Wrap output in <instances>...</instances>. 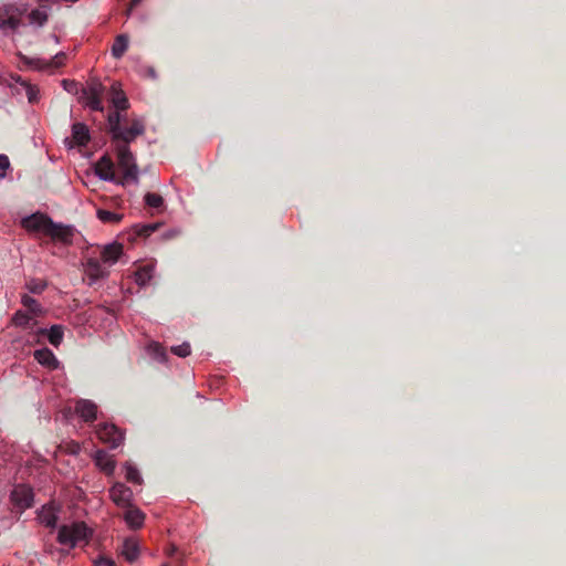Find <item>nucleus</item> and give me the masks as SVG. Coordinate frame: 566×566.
Wrapping results in <instances>:
<instances>
[{"label": "nucleus", "mask_w": 566, "mask_h": 566, "mask_svg": "<svg viewBox=\"0 0 566 566\" xmlns=\"http://www.w3.org/2000/svg\"><path fill=\"white\" fill-rule=\"evenodd\" d=\"M93 531L84 522H73L62 525L59 528L57 542L61 545L74 548L75 546L87 545L92 538Z\"/></svg>", "instance_id": "obj_1"}, {"label": "nucleus", "mask_w": 566, "mask_h": 566, "mask_svg": "<svg viewBox=\"0 0 566 566\" xmlns=\"http://www.w3.org/2000/svg\"><path fill=\"white\" fill-rule=\"evenodd\" d=\"M117 165L123 171V177L117 181L118 185L126 186L128 182H138V166L128 145L118 144L116 147Z\"/></svg>", "instance_id": "obj_2"}, {"label": "nucleus", "mask_w": 566, "mask_h": 566, "mask_svg": "<svg viewBox=\"0 0 566 566\" xmlns=\"http://www.w3.org/2000/svg\"><path fill=\"white\" fill-rule=\"evenodd\" d=\"M105 94V86L97 80L91 78L87 81L86 86L82 88L81 99L92 111L103 112V96Z\"/></svg>", "instance_id": "obj_3"}, {"label": "nucleus", "mask_w": 566, "mask_h": 566, "mask_svg": "<svg viewBox=\"0 0 566 566\" xmlns=\"http://www.w3.org/2000/svg\"><path fill=\"white\" fill-rule=\"evenodd\" d=\"M66 61L64 52L56 53L51 60L40 57H27L24 62L34 70L52 73L54 70L63 66Z\"/></svg>", "instance_id": "obj_4"}, {"label": "nucleus", "mask_w": 566, "mask_h": 566, "mask_svg": "<svg viewBox=\"0 0 566 566\" xmlns=\"http://www.w3.org/2000/svg\"><path fill=\"white\" fill-rule=\"evenodd\" d=\"M52 219L41 212L32 213L21 220V226L29 232H41L48 234V228L51 226Z\"/></svg>", "instance_id": "obj_5"}, {"label": "nucleus", "mask_w": 566, "mask_h": 566, "mask_svg": "<svg viewBox=\"0 0 566 566\" xmlns=\"http://www.w3.org/2000/svg\"><path fill=\"white\" fill-rule=\"evenodd\" d=\"M98 438L111 446V448H117L124 440L122 431L114 424L102 423L97 428Z\"/></svg>", "instance_id": "obj_6"}, {"label": "nucleus", "mask_w": 566, "mask_h": 566, "mask_svg": "<svg viewBox=\"0 0 566 566\" xmlns=\"http://www.w3.org/2000/svg\"><path fill=\"white\" fill-rule=\"evenodd\" d=\"M46 235L50 237L53 241H60L64 244H71L74 237V229L71 226L55 223L52 220L50 228H48Z\"/></svg>", "instance_id": "obj_7"}, {"label": "nucleus", "mask_w": 566, "mask_h": 566, "mask_svg": "<svg viewBox=\"0 0 566 566\" xmlns=\"http://www.w3.org/2000/svg\"><path fill=\"white\" fill-rule=\"evenodd\" d=\"M95 174L105 181H113L116 182L119 180V178L116 177L114 171V163L111 159L109 156L104 155L102 156L97 163L95 164Z\"/></svg>", "instance_id": "obj_8"}, {"label": "nucleus", "mask_w": 566, "mask_h": 566, "mask_svg": "<svg viewBox=\"0 0 566 566\" xmlns=\"http://www.w3.org/2000/svg\"><path fill=\"white\" fill-rule=\"evenodd\" d=\"M142 134H144V125L138 119H135L129 127L122 126L113 139L119 142V144L128 145V143Z\"/></svg>", "instance_id": "obj_9"}, {"label": "nucleus", "mask_w": 566, "mask_h": 566, "mask_svg": "<svg viewBox=\"0 0 566 566\" xmlns=\"http://www.w3.org/2000/svg\"><path fill=\"white\" fill-rule=\"evenodd\" d=\"M109 496L117 506L125 509L132 504L133 492L124 483L117 482L109 489Z\"/></svg>", "instance_id": "obj_10"}, {"label": "nucleus", "mask_w": 566, "mask_h": 566, "mask_svg": "<svg viewBox=\"0 0 566 566\" xmlns=\"http://www.w3.org/2000/svg\"><path fill=\"white\" fill-rule=\"evenodd\" d=\"M11 499L20 509H29L33 505L32 489L23 484L17 485L11 493Z\"/></svg>", "instance_id": "obj_11"}, {"label": "nucleus", "mask_w": 566, "mask_h": 566, "mask_svg": "<svg viewBox=\"0 0 566 566\" xmlns=\"http://www.w3.org/2000/svg\"><path fill=\"white\" fill-rule=\"evenodd\" d=\"M75 412L85 421L93 422L96 420L97 406L87 399H80L75 403Z\"/></svg>", "instance_id": "obj_12"}, {"label": "nucleus", "mask_w": 566, "mask_h": 566, "mask_svg": "<svg viewBox=\"0 0 566 566\" xmlns=\"http://www.w3.org/2000/svg\"><path fill=\"white\" fill-rule=\"evenodd\" d=\"M123 518L130 528L137 530L144 525L145 514L138 507L130 504L125 507Z\"/></svg>", "instance_id": "obj_13"}, {"label": "nucleus", "mask_w": 566, "mask_h": 566, "mask_svg": "<svg viewBox=\"0 0 566 566\" xmlns=\"http://www.w3.org/2000/svg\"><path fill=\"white\" fill-rule=\"evenodd\" d=\"M95 464L107 475L114 473L116 461L104 450H97L94 455Z\"/></svg>", "instance_id": "obj_14"}, {"label": "nucleus", "mask_w": 566, "mask_h": 566, "mask_svg": "<svg viewBox=\"0 0 566 566\" xmlns=\"http://www.w3.org/2000/svg\"><path fill=\"white\" fill-rule=\"evenodd\" d=\"M109 99L118 111H126L129 107V102L117 82L112 84Z\"/></svg>", "instance_id": "obj_15"}, {"label": "nucleus", "mask_w": 566, "mask_h": 566, "mask_svg": "<svg viewBox=\"0 0 566 566\" xmlns=\"http://www.w3.org/2000/svg\"><path fill=\"white\" fill-rule=\"evenodd\" d=\"M84 266L86 275L93 281L103 279L108 275V271L95 258L87 259Z\"/></svg>", "instance_id": "obj_16"}, {"label": "nucleus", "mask_w": 566, "mask_h": 566, "mask_svg": "<svg viewBox=\"0 0 566 566\" xmlns=\"http://www.w3.org/2000/svg\"><path fill=\"white\" fill-rule=\"evenodd\" d=\"M35 334L38 336H46L51 345L59 347L63 340L64 327L62 325H53L50 329L39 328Z\"/></svg>", "instance_id": "obj_17"}, {"label": "nucleus", "mask_w": 566, "mask_h": 566, "mask_svg": "<svg viewBox=\"0 0 566 566\" xmlns=\"http://www.w3.org/2000/svg\"><path fill=\"white\" fill-rule=\"evenodd\" d=\"M34 358L40 365H42L51 370L56 369L59 367L57 358L55 357L53 352L49 348H42V349L35 350Z\"/></svg>", "instance_id": "obj_18"}, {"label": "nucleus", "mask_w": 566, "mask_h": 566, "mask_svg": "<svg viewBox=\"0 0 566 566\" xmlns=\"http://www.w3.org/2000/svg\"><path fill=\"white\" fill-rule=\"evenodd\" d=\"M123 253V247L119 243H112L108 245H105L102 251V260L104 263L113 264L117 262V260L120 258Z\"/></svg>", "instance_id": "obj_19"}, {"label": "nucleus", "mask_w": 566, "mask_h": 566, "mask_svg": "<svg viewBox=\"0 0 566 566\" xmlns=\"http://www.w3.org/2000/svg\"><path fill=\"white\" fill-rule=\"evenodd\" d=\"M122 555L129 563H134L139 556V545L134 538H126L123 542Z\"/></svg>", "instance_id": "obj_20"}, {"label": "nucleus", "mask_w": 566, "mask_h": 566, "mask_svg": "<svg viewBox=\"0 0 566 566\" xmlns=\"http://www.w3.org/2000/svg\"><path fill=\"white\" fill-rule=\"evenodd\" d=\"M38 2H40V0H38ZM57 2L59 1H48L45 2L46 7H42L41 3H39L40 8L32 10L29 14L30 22L43 25L48 21V11L51 9V4Z\"/></svg>", "instance_id": "obj_21"}, {"label": "nucleus", "mask_w": 566, "mask_h": 566, "mask_svg": "<svg viewBox=\"0 0 566 566\" xmlns=\"http://www.w3.org/2000/svg\"><path fill=\"white\" fill-rule=\"evenodd\" d=\"M159 227H160L159 222L147 223V224H135L132 228V233H129V240H135L136 238H148Z\"/></svg>", "instance_id": "obj_22"}, {"label": "nucleus", "mask_w": 566, "mask_h": 566, "mask_svg": "<svg viewBox=\"0 0 566 566\" xmlns=\"http://www.w3.org/2000/svg\"><path fill=\"white\" fill-rule=\"evenodd\" d=\"M34 317L35 316H33L32 314L29 315L28 313L18 311L12 316L11 322L17 327L32 329L36 325V321L34 319Z\"/></svg>", "instance_id": "obj_23"}, {"label": "nucleus", "mask_w": 566, "mask_h": 566, "mask_svg": "<svg viewBox=\"0 0 566 566\" xmlns=\"http://www.w3.org/2000/svg\"><path fill=\"white\" fill-rule=\"evenodd\" d=\"M72 138L78 146H85L90 140L88 128L82 123H75L72 126Z\"/></svg>", "instance_id": "obj_24"}, {"label": "nucleus", "mask_w": 566, "mask_h": 566, "mask_svg": "<svg viewBox=\"0 0 566 566\" xmlns=\"http://www.w3.org/2000/svg\"><path fill=\"white\" fill-rule=\"evenodd\" d=\"M128 42H129L128 35H126V34L117 35L115 38V41L112 46V55L115 59H120L128 49Z\"/></svg>", "instance_id": "obj_25"}, {"label": "nucleus", "mask_w": 566, "mask_h": 566, "mask_svg": "<svg viewBox=\"0 0 566 566\" xmlns=\"http://www.w3.org/2000/svg\"><path fill=\"white\" fill-rule=\"evenodd\" d=\"M21 303L33 316H41L44 312L41 304L28 294L22 295Z\"/></svg>", "instance_id": "obj_26"}, {"label": "nucleus", "mask_w": 566, "mask_h": 566, "mask_svg": "<svg viewBox=\"0 0 566 566\" xmlns=\"http://www.w3.org/2000/svg\"><path fill=\"white\" fill-rule=\"evenodd\" d=\"M120 112L122 111H118V109L115 108V111L109 112L108 115H107L108 129L112 133L113 137L116 135V133L122 127V124H120V122H122Z\"/></svg>", "instance_id": "obj_27"}, {"label": "nucleus", "mask_w": 566, "mask_h": 566, "mask_svg": "<svg viewBox=\"0 0 566 566\" xmlns=\"http://www.w3.org/2000/svg\"><path fill=\"white\" fill-rule=\"evenodd\" d=\"M39 518L46 527H54L57 522V515L52 507H43Z\"/></svg>", "instance_id": "obj_28"}, {"label": "nucleus", "mask_w": 566, "mask_h": 566, "mask_svg": "<svg viewBox=\"0 0 566 566\" xmlns=\"http://www.w3.org/2000/svg\"><path fill=\"white\" fill-rule=\"evenodd\" d=\"M97 217L102 222H105V223H118L123 219L122 214H118V213H115V212H112L108 210H104V209L97 210Z\"/></svg>", "instance_id": "obj_29"}, {"label": "nucleus", "mask_w": 566, "mask_h": 566, "mask_svg": "<svg viewBox=\"0 0 566 566\" xmlns=\"http://www.w3.org/2000/svg\"><path fill=\"white\" fill-rule=\"evenodd\" d=\"M125 470H126L125 478L128 482L134 483V484H142L143 479H142L137 468L127 463L125 465Z\"/></svg>", "instance_id": "obj_30"}, {"label": "nucleus", "mask_w": 566, "mask_h": 566, "mask_svg": "<svg viewBox=\"0 0 566 566\" xmlns=\"http://www.w3.org/2000/svg\"><path fill=\"white\" fill-rule=\"evenodd\" d=\"M136 282L139 285H146L151 279V268L146 265L136 271Z\"/></svg>", "instance_id": "obj_31"}, {"label": "nucleus", "mask_w": 566, "mask_h": 566, "mask_svg": "<svg viewBox=\"0 0 566 566\" xmlns=\"http://www.w3.org/2000/svg\"><path fill=\"white\" fill-rule=\"evenodd\" d=\"M145 203L151 208H160L164 205V199L160 195L155 192H147L145 195Z\"/></svg>", "instance_id": "obj_32"}, {"label": "nucleus", "mask_w": 566, "mask_h": 566, "mask_svg": "<svg viewBox=\"0 0 566 566\" xmlns=\"http://www.w3.org/2000/svg\"><path fill=\"white\" fill-rule=\"evenodd\" d=\"M27 287L33 294H41L46 287V282L39 279H32L27 283Z\"/></svg>", "instance_id": "obj_33"}, {"label": "nucleus", "mask_w": 566, "mask_h": 566, "mask_svg": "<svg viewBox=\"0 0 566 566\" xmlns=\"http://www.w3.org/2000/svg\"><path fill=\"white\" fill-rule=\"evenodd\" d=\"M171 353L179 357H187L191 353L189 343H182L181 345L172 346Z\"/></svg>", "instance_id": "obj_34"}, {"label": "nucleus", "mask_w": 566, "mask_h": 566, "mask_svg": "<svg viewBox=\"0 0 566 566\" xmlns=\"http://www.w3.org/2000/svg\"><path fill=\"white\" fill-rule=\"evenodd\" d=\"M38 94H39V90L32 85H29L28 86V90H27V96H28V99L30 103H35L38 102Z\"/></svg>", "instance_id": "obj_35"}, {"label": "nucleus", "mask_w": 566, "mask_h": 566, "mask_svg": "<svg viewBox=\"0 0 566 566\" xmlns=\"http://www.w3.org/2000/svg\"><path fill=\"white\" fill-rule=\"evenodd\" d=\"M95 566H115V562L111 558L99 557L95 562Z\"/></svg>", "instance_id": "obj_36"}, {"label": "nucleus", "mask_w": 566, "mask_h": 566, "mask_svg": "<svg viewBox=\"0 0 566 566\" xmlns=\"http://www.w3.org/2000/svg\"><path fill=\"white\" fill-rule=\"evenodd\" d=\"M10 166V160L7 155H0V169L6 170Z\"/></svg>", "instance_id": "obj_37"}, {"label": "nucleus", "mask_w": 566, "mask_h": 566, "mask_svg": "<svg viewBox=\"0 0 566 566\" xmlns=\"http://www.w3.org/2000/svg\"><path fill=\"white\" fill-rule=\"evenodd\" d=\"M7 23L12 28V29H15L19 24V20L14 17H10L8 20H7Z\"/></svg>", "instance_id": "obj_38"}, {"label": "nucleus", "mask_w": 566, "mask_h": 566, "mask_svg": "<svg viewBox=\"0 0 566 566\" xmlns=\"http://www.w3.org/2000/svg\"><path fill=\"white\" fill-rule=\"evenodd\" d=\"M134 11V8L128 3L126 10H125V15L126 17H130L132 12Z\"/></svg>", "instance_id": "obj_39"}, {"label": "nucleus", "mask_w": 566, "mask_h": 566, "mask_svg": "<svg viewBox=\"0 0 566 566\" xmlns=\"http://www.w3.org/2000/svg\"><path fill=\"white\" fill-rule=\"evenodd\" d=\"M143 0H132L129 4L135 9Z\"/></svg>", "instance_id": "obj_40"}, {"label": "nucleus", "mask_w": 566, "mask_h": 566, "mask_svg": "<svg viewBox=\"0 0 566 566\" xmlns=\"http://www.w3.org/2000/svg\"><path fill=\"white\" fill-rule=\"evenodd\" d=\"M178 233H179L178 231L174 230V231H171L169 234H166L165 237H166V238H172V237L178 235Z\"/></svg>", "instance_id": "obj_41"}, {"label": "nucleus", "mask_w": 566, "mask_h": 566, "mask_svg": "<svg viewBox=\"0 0 566 566\" xmlns=\"http://www.w3.org/2000/svg\"><path fill=\"white\" fill-rule=\"evenodd\" d=\"M4 177V174L3 172H0V179Z\"/></svg>", "instance_id": "obj_42"}, {"label": "nucleus", "mask_w": 566, "mask_h": 566, "mask_svg": "<svg viewBox=\"0 0 566 566\" xmlns=\"http://www.w3.org/2000/svg\"><path fill=\"white\" fill-rule=\"evenodd\" d=\"M164 566H167V565H164Z\"/></svg>", "instance_id": "obj_43"}]
</instances>
